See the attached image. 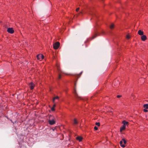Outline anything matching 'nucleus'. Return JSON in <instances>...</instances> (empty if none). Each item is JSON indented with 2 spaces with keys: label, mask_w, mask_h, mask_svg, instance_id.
Masks as SVG:
<instances>
[{
  "label": "nucleus",
  "mask_w": 148,
  "mask_h": 148,
  "mask_svg": "<svg viewBox=\"0 0 148 148\" xmlns=\"http://www.w3.org/2000/svg\"><path fill=\"white\" fill-rule=\"evenodd\" d=\"M122 123L123 124V127H121L120 129V131L121 132L125 129L126 126L127 125L128 122L124 121H123Z\"/></svg>",
  "instance_id": "nucleus-1"
},
{
  "label": "nucleus",
  "mask_w": 148,
  "mask_h": 148,
  "mask_svg": "<svg viewBox=\"0 0 148 148\" xmlns=\"http://www.w3.org/2000/svg\"><path fill=\"white\" fill-rule=\"evenodd\" d=\"M60 45V43L59 42H57L53 44V47L54 49H57L59 47Z\"/></svg>",
  "instance_id": "nucleus-2"
},
{
  "label": "nucleus",
  "mask_w": 148,
  "mask_h": 148,
  "mask_svg": "<svg viewBox=\"0 0 148 148\" xmlns=\"http://www.w3.org/2000/svg\"><path fill=\"white\" fill-rule=\"evenodd\" d=\"M37 58L38 60L41 61L44 58V56L42 54H39L37 56Z\"/></svg>",
  "instance_id": "nucleus-3"
},
{
  "label": "nucleus",
  "mask_w": 148,
  "mask_h": 148,
  "mask_svg": "<svg viewBox=\"0 0 148 148\" xmlns=\"http://www.w3.org/2000/svg\"><path fill=\"white\" fill-rule=\"evenodd\" d=\"M7 31L8 32L10 33L11 34L13 33L14 31L13 30L12 28H9L7 29Z\"/></svg>",
  "instance_id": "nucleus-4"
},
{
  "label": "nucleus",
  "mask_w": 148,
  "mask_h": 148,
  "mask_svg": "<svg viewBox=\"0 0 148 148\" xmlns=\"http://www.w3.org/2000/svg\"><path fill=\"white\" fill-rule=\"evenodd\" d=\"M49 123L50 125H53L55 123V121L53 119L49 120Z\"/></svg>",
  "instance_id": "nucleus-5"
},
{
  "label": "nucleus",
  "mask_w": 148,
  "mask_h": 148,
  "mask_svg": "<svg viewBox=\"0 0 148 148\" xmlns=\"http://www.w3.org/2000/svg\"><path fill=\"white\" fill-rule=\"evenodd\" d=\"M29 87H30V89L31 90H32L34 87V85L33 84V83L32 82H31V83H30L29 84Z\"/></svg>",
  "instance_id": "nucleus-6"
},
{
  "label": "nucleus",
  "mask_w": 148,
  "mask_h": 148,
  "mask_svg": "<svg viewBox=\"0 0 148 148\" xmlns=\"http://www.w3.org/2000/svg\"><path fill=\"white\" fill-rule=\"evenodd\" d=\"M141 38L142 40L143 41H145L147 39L146 36L144 35H143L141 36Z\"/></svg>",
  "instance_id": "nucleus-7"
},
{
  "label": "nucleus",
  "mask_w": 148,
  "mask_h": 148,
  "mask_svg": "<svg viewBox=\"0 0 148 148\" xmlns=\"http://www.w3.org/2000/svg\"><path fill=\"white\" fill-rule=\"evenodd\" d=\"M138 34L140 36H142L143 35L144 32L141 30H139L138 32Z\"/></svg>",
  "instance_id": "nucleus-8"
},
{
  "label": "nucleus",
  "mask_w": 148,
  "mask_h": 148,
  "mask_svg": "<svg viewBox=\"0 0 148 148\" xmlns=\"http://www.w3.org/2000/svg\"><path fill=\"white\" fill-rule=\"evenodd\" d=\"M98 36V34L97 33H95L91 37L92 39H93L96 38Z\"/></svg>",
  "instance_id": "nucleus-9"
},
{
  "label": "nucleus",
  "mask_w": 148,
  "mask_h": 148,
  "mask_svg": "<svg viewBox=\"0 0 148 148\" xmlns=\"http://www.w3.org/2000/svg\"><path fill=\"white\" fill-rule=\"evenodd\" d=\"M73 93L75 94V95L76 97H79L77 94V93H76L75 89V88H74Z\"/></svg>",
  "instance_id": "nucleus-10"
},
{
  "label": "nucleus",
  "mask_w": 148,
  "mask_h": 148,
  "mask_svg": "<svg viewBox=\"0 0 148 148\" xmlns=\"http://www.w3.org/2000/svg\"><path fill=\"white\" fill-rule=\"evenodd\" d=\"M76 139L79 141H82V138L81 136H78L76 137Z\"/></svg>",
  "instance_id": "nucleus-11"
},
{
  "label": "nucleus",
  "mask_w": 148,
  "mask_h": 148,
  "mask_svg": "<svg viewBox=\"0 0 148 148\" xmlns=\"http://www.w3.org/2000/svg\"><path fill=\"white\" fill-rule=\"evenodd\" d=\"M123 141L122 140L120 141V144L121 145V146L123 148H124L125 147V146L123 144Z\"/></svg>",
  "instance_id": "nucleus-12"
},
{
  "label": "nucleus",
  "mask_w": 148,
  "mask_h": 148,
  "mask_svg": "<svg viewBox=\"0 0 148 148\" xmlns=\"http://www.w3.org/2000/svg\"><path fill=\"white\" fill-rule=\"evenodd\" d=\"M59 97L58 96H56V97L53 98V99L52 101L53 103H55V100L56 99H58Z\"/></svg>",
  "instance_id": "nucleus-13"
},
{
  "label": "nucleus",
  "mask_w": 148,
  "mask_h": 148,
  "mask_svg": "<svg viewBox=\"0 0 148 148\" xmlns=\"http://www.w3.org/2000/svg\"><path fill=\"white\" fill-rule=\"evenodd\" d=\"M74 124L75 125L77 124L78 123L77 121L75 119L74 120Z\"/></svg>",
  "instance_id": "nucleus-14"
},
{
  "label": "nucleus",
  "mask_w": 148,
  "mask_h": 148,
  "mask_svg": "<svg viewBox=\"0 0 148 148\" xmlns=\"http://www.w3.org/2000/svg\"><path fill=\"white\" fill-rule=\"evenodd\" d=\"M144 108H145V109H147L148 108V104H145L143 106Z\"/></svg>",
  "instance_id": "nucleus-15"
},
{
  "label": "nucleus",
  "mask_w": 148,
  "mask_h": 148,
  "mask_svg": "<svg viewBox=\"0 0 148 148\" xmlns=\"http://www.w3.org/2000/svg\"><path fill=\"white\" fill-rule=\"evenodd\" d=\"M114 25L113 24H112L110 26L111 29H112L114 28Z\"/></svg>",
  "instance_id": "nucleus-16"
},
{
  "label": "nucleus",
  "mask_w": 148,
  "mask_h": 148,
  "mask_svg": "<svg viewBox=\"0 0 148 148\" xmlns=\"http://www.w3.org/2000/svg\"><path fill=\"white\" fill-rule=\"evenodd\" d=\"M122 140L123 142V143L124 144H125L126 143V141L123 138Z\"/></svg>",
  "instance_id": "nucleus-17"
},
{
  "label": "nucleus",
  "mask_w": 148,
  "mask_h": 148,
  "mask_svg": "<svg viewBox=\"0 0 148 148\" xmlns=\"http://www.w3.org/2000/svg\"><path fill=\"white\" fill-rule=\"evenodd\" d=\"M95 124L98 126H99L100 125V123L99 122H96Z\"/></svg>",
  "instance_id": "nucleus-18"
},
{
  "label": "nucleus",
  "mask_w": 148,
  "mask_h": 148,
  "mask_svg": "<svg viewBox=\"0 0 148 148\" xmlns=\"http://www.w3.org/2000/svg\"><path fill=\"white\" fill-rule=\"evenodd\" d=\"M51 109L52 111H54L55 110L54 108V107L51 108Z\"/></svg>",
  "instance_id": "nucleus-19"
},
{
  "label": "nucleus",
  "mask_w": 148,
  "mask_h": 148,
  "mask_svg": "<svg viewBox=\"0 0 148 148\" xmlns=\"http://www.w3.org/2000/svg\"><path fill=\"white\" fill-rule=\"evenodd\" d=\"M130 37L129 35H127L126 36V38L127 39H129L130 38Z\"/></svg>",
  "instance_id": "nucleus-20"
},
{
  "label": "nucleus",
  "mask_w": 148,
  "mask_h": 148,
  "mask_svg": "<svg viewBox=\"0 0 148 148\" xmlns=\"http://www.w3.org/2000/svg\"><path fill=\"white\" fill-rule=\"evenodd\" d=\"M75 75V78H77H77H78V77H79V75Z\"/></svg>",
  "instance_id": "nucleus-21"
},
{
  "label": "nucleus",
  "mask_w": 148,
  "mask_h": 148,
  "mask_svg": "<svg viewBox=\"0 0 148 148\" xmlns=\"http://www.w3.org/2000/svg\"><path fill=\"white\" fill-rule=\"evenodd\" d=\"M61 75H59L58 76V78L59 79L61 78Z\"/></svg>",
  "instance_id": "nucleus-22"
},
{
  "label": "nucleus",
  "mask_w": 148,
  "mask_h": 148,
  "mask_svg": "<svg viewBox=\"0 0 148 148\" xmlns=\"http://www.w3.org/2000/svg\"><path fill=\"white\" fill-rule=\"evenodd\" d=\"M94 129L95 130H97L98 129V127L97 126H95L94 127Z\"/></svg>",
  "instance_id": "nucleus-23"
},
{
  "label": "nucleus",
  "mask_w": 148,
  "mask_h": 148,
  "mask_svg": "<svg viewBox=\"0 0 148 148\" xmlns=\"http://www.w3.org/2000/svg\"><path fill=\"white\" fill-rule=\"evenodd\" d=\"M147 109H145L144 110V111L145 112H147Z\"/></svg>",
  "instance_id": "nucleus-24"
},
{
  "label": "nucleus",
  "mask_w": 148,
  "mask_h": 148,
  "mask_svg": "<svg viewBox=\"0 0 148 148\" xmlns=\"http://www.w3.org/2000/svg\"><path fill=\"white\" fill-rule=\"evenodd\" d=\"M79 10V8H77L76 9V11L77 12Z\"/></svg>",
  "instance_id": "nucleus-25"
},
{
  "label": "nucleus",
  "mask_w": 148,
  "mask_h": 148,
  "mask_svg": "<svg viewBox=\"0 0 148 148\" xmlns=\"http://www.w3.org/2000/svg\"><path fill=\"white\" fill-rule=\"evenodd\" d=\"M121 95H117V97L118 98H119L120 97H121Z\"/></svg>",
  "instance_id": "nucleus-26"
},
{
  "label": "nucleus",
  "mask_w": 148,
  "mask_h": 148,
  "mask_svg": "<svg viewBox=\"0 0 148 148\" xmlns=\"http://www.w3.org/2000/svg\"><path fill=\"white\" fill-rule=\"evenodd\" d=\"M56 66H57V69H59V66L57 64L56 65Z\"/></svg>",
  "instance_id": "nucleus-27"
},
{
  "label": "nucleus",
  "mask_w": 148,
  "mask_h": 148,
  "mask_svg": "<svg viewBox=\"0 0 148 148\" xmlns=\"http://www.w3.org/2000/svg\"><path fill=\"white\" fill-rule=\"evenodd\" d=\"M56 106V104H54L53 105V107H55Z\"/></svg>",
  "instance_id": "nucleus-28"
},
{
  "label": "nucleus",
  "mask_w": 148,
  "mask_h": 148,
  "mask_svg": "<svg viewBox=\"0 0 148 148\" xmlns=\"http://www.w3.org/2000/svg\"><path fill=\"white\" fill-rule=\"evenodd\" d=\"M82 72H81L79 74H82Z\"/></svg>",
  "instance_id": "nucleus-29"
}]
</instances>
